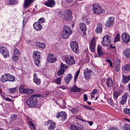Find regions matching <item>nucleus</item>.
<instances>
[{
	"label": "nucleus",
	"instance_id": "b1692460",
	"mask_svg": "<svg viewBox=\"0 0 130 130\" xmlns=\"http://www.w3.org/2000/svg\"><path fill=\"white\" fill-rule=\"evenodd\" d=\"M71 130H83L82 127H78L74 125H72L71 126Z\"/></svg>",
	"mask_w": 130,
	"mask_h": 130
},
{
	"label": "nucleus",
	"instance_id": "6e6552de",
	"mask_svg": "<svg viewBox=\"0 0 130 130\" xmlns=\"http://www.w3.org/2000/svg\"><path fill=\"white\" fill-rule=\"evenodd\" d=\"M70 46L73 52L76 53L78 52V46L77 43L76 41H73L70 44Z\"/></svg>",
	"mask_w": 130,
	"mask_h": 130
},
{
	"label": "nucleus",
	"instance_id": "a211bd4d",
	"mask_svg": "<svg viewBox=\"0 0 130 130\" xmlns=\"http://www.w3.org/2000/svg\"><path fill=\"white\" fill-rule=\"evenodd\" d=\"M102 25L101 23H99L97 24L95 31L97 33L100 34L102 32Z\"/></svg>",
	"mask_w": 130,
	"mask_h": 130
},
{
	"label": "nucleus",
	"instance_id": "c85d7f7f",
	"mask_svg": "<svg viewBox=\"0 0 130 130\" xmlns=\"http://www.w3.org/2000/svg\"><path fill=\"white\" fill-rule=\"evenodd\" d=\"M80 90L81 89L80 88H78L75 86L72 87L70 90L71 91L74 92H79L80 91Z\"/></svg>",
	"mask_w": 130,
	"mask_h": 130
},
{
	"label": "nucleus",
	"instance_id": "f704fd0d",
	"mask_svg": "<svg viewBox=\"0 0 130 130\" xmlns=\"http://www.w3.org/2000/svg\"><path fill=\"white\" fill-rule=\"evenodd\" d=\"M34 82L37 85H40L41 83V80L39 78H35L33 79Z\"/></svg>",
	"mask_w": 130,
	"mask_h": 130
},
{
	"label": "nucleus",
	"instance_id": "3c124183",
	"mask_svg": "<svg viewBox=\"0 0 130 130\" xmlns=\"http://www.w3.org/2000/svg\"><path fill=\"white\" fill-rule=\"evenodd\" d=\"M70 111L73 113H74L77 112L78 110L75 108H72L70 109Z\"/></svg>",
	"mask_w": 130,
	"mask_h": 130
},
{
	"label": "nucleus",
	"instance_id": "5fc2aeb1",
	"mask_svg": "<svg viewBox=\"0 0 130 130\" xmlns=\"http://www.w3.org/2000/svg\"><path fill=\"white\" fill-rule=\"evenodd\" d=\"M108 102L111 105L113 106L114 104L113 102L111 99H109L108 100Z\"/></svg>",
	"mask_w": 130,
	"mask_h": 130
},
{
	"label": "nucleus",
	"instance_id": "6e6d98bb",
	"mask_svg": "<svg viewBox=\"0 0 130 130\" xmlns=\"http://www.w3.org/2000/svg\"><path fill=\"white\" fill-rule=\"evenodd\" d=\"M17 55L13 54V60H16L18 59V57Z\"/></svg>",
	"mask_w": 130,
	"mask_h": 130
},
{
	"label": "nucleus",
	"instance_id": "338daca9",
	"mask_svg": "<svg viewBox=\"0 0 130 130\" xmlns=\"http://www.w3.org/2000/svg\"><path fill=\"white\" fill-rule=\"evenodd\" d=\"M84 108H86L88 109H92L90 107L87 106H84Z\"/></svg>",
	"mask_w": 130,
	"mask_h": 130
},
{
	"label": "nucleus",
	"instance_id": "864d4df0",
	"mask_svg": "<svg viewBox=\"0 0 130 130\" xmlns=\"http://www.w3.org/2000/svg\"><path fill=\"white\" fill-rule=\"evenodd\" d=\"M42 96V95H41V94H35L33 95L32 96H33V97L36 98V97H40Z\"/></svg>",
	"mask_w": 130,
	"mask_h": 130
},
{
	"label": "nucleus",
	"instance_id": "393cba45",
	"mask_svg": "<svg viewBox=\"0 0 130 130\" xmlns=\"http://www.w3.org/2000/svg\"><path fill=\"white\" fill-rule=\"evenodd\" d=\"M8 74H5L2 76V82H5L8 81Z\"/></svg>",
	"mask_w": 130,
	"mask_h": 130
},
{
	"label": "nucleus",
	"instance_id": "774afa93",
	"mask_svg": "<svg viewBox=\"0 0 130 130\" xmlns=\"http://www.w3.org/2000/svg\"><path fill=\"white\" fill-rule=\"evenodd\" d=\"M73 0H66V2L67 3L69 4L72 2Z\"/></svg>",
	"mask_w": 130,
	"mask_h": 130
},
{
	"label": "nucleus",
	"instance_id": "6ab92c4d",
	"mask_svg": "<svg viewBox=\"0 0 130 130\" xmlns=\"http://www.w3.org/2000/svg\"><path fill=\"white\" fill-rule=\"evenodd\" d=\"M95 38L92 39L91 41L90 45V48L91 52H93L95 51Z\"/></svg>",
	"mask_w": 130,
	"mask_h": 130
},
{
	"label": "nucleus",
	"instance_id": "09e8293b",
	"mask_svg": "<svg viewBox=\"0 0 130 130\" xmlns=\"http://www.w3.org/2000/svg\"><path fill=\"white\" fill-rule=\"evenodd\" d=\"M130 68V66L129 65L128 66L127 64H126L124 67L123 70L124 71H128Z\"/></svg>",
	"mask_w": 130,
	"mask_h": 130
},
{
	"label": "nucleus",
	"instance_id": "412c9836",
	"mask_svg": "<svg viewBox=\"0 0 130 130\" xmlns=\"http://www.w3.org/2000/svg\"><path fill=\"white\" fill-rule=\"evenodd\" d=\"M128 94L127 93L125 94L122 96V100L120 101V103L123 105L126 102Z\"/></svg>",
	"mask_w": 130,
	"mask_h": 130
},
{
	"label": "nucleus",
	"instance_id": "2eb2a0df",
	"mask_svg": "<svg viewBox=\"0 0 130 130\" xmlns=\"http://www.w3.org/2000/svg\"><path fill=\"white\" fill-rule=\"evenodd\" d=\"M33 1L34 0H25L24 2V7L27 9Z\"/></svg>",
	"mask_w": 130,
	"mask_h": 130
},
{
	"label": "nucleus",
	"instance_id": "39448f33",
	"mask_svg": "<svg viewBox=\"0 0 130 130\" xmlns=\"http://www.w3.org/2000/svg\"><path fill=\"white\" fill-rule=\"evenodd\" d=\"M40 53L38 51L34 52L33 53V58L35 64L39 66V64L40 61Z\"/></svg>",
	"mask_w": 130,
	"mask_h": 130
},
{
	"label": "nucleus",
	"instance_id": "4d7b16f0",
	"mask_svg": "<svg viewBox=\"0 0 130 130\" xmlns=\"http://www.w3.org/2000/svg\"><path fill=\"white\" fill-rule=\"evenodd\" d=\"M98 54L99 55L101 56L103 54V52L102 50H99L97 51Z\"/></svg>",
	"mask_w": 130,
	"mask_h": 130
},
{
	"label": "nucleus",
	"instance_id": "7ed1b4c3",
	"mask_svg": "<svg viewBox=\"0 0 130 130\" xmlns=\"http://www.w3.org/2000/svg\"><path fill=\"white\" fill-rule=\"evenodd\" d=\"M72 33V30L67 25H65L63 27L61 35L62 38L65 39L68 38Z\"/></svg>",
	"mask_w": 130,
	"mask_h": 130
},
{
	"label": "nucleus",
	"instance_id": "58836bf2",
	"mask_svg": "<svg viewBox=\"0 0 130 130\" xmlns=\"http://www.w3.org/2000/svg\"><path fill=\"white\" fill-rule=\"evenodd\" d=\"M55 127V123H53L51 124L50 126L48 127V129L49 130H51L54 129Z\"/></svg>",
	"mask_w": 130,
	"mask_h": 130
},
{
	"label": "nucleus",
	"instance_id": "de8ad7c7",
	"mask_svg": "<svg viewBox=\"0 0 130 130\" xmlns=\"http://www.w3.org/2000/svg\"><path fill=\"white\" fill-rule=\"evenodd\" d=\"M20 54L17 48H15L14 50L13 54L18 55Z\"/></svg>",
	"mask_w": 130,
	"mask_h": 130
},
{
	"label": "nucleus",
	"instance_id": "79ce46f5",
	"mask_svg": "<svg viewBox=\"0 0 130 130\" xmlns=\"http://www.w3.org/2000/svg\"><path fill=\"white\" fill-rule=\"evenodd\" d=\"M65 70L63 69H60L59 71L58 72L57 74L59 76H60L63 74Z\"/></svg>",
	"mask_w": 130,
	"mask_h": 130
},
{
	"label": "nucleus",
	"instance_id": "bf43d9fd",
	"mask_svg": "<svg viewBox=\"0 0 130 130\" xmlns=\"http://www.w3.org/2000/svg\"><path fill=\"white\" fill-rule=\"evenodd\" d=\"M84 101H86L88 100L87 96L86 94H85L84 95Z\"/></svg>",
	"mask_w": 130,
	"mask_h": 130
},
{
	"label": "nucleus",
	"instance_id": "052dcab7",
	"mask_svg": "<svg viewBox=\"0 0 130 130\" xmlns=\"http://www.w3.org/2000/svg\"><path fill=\"white\" fill-rule=\"evenodd\" d=\"M5 100L7 101H8L11 102L12 101V99H10L8 97L5 98Z\"/></svg>",
	"mask_w": 130,
	"mask_h": 130
},
{
	"label": "nucleus",
	"instance_id": "0eeeda50",
	"mask_svg": "<svg viewBox=\"0 0 130 130\" xmlns=\"http://www.w3.org/2000/svg\"><path fill=\"white\" fill-rule=\"evenodd\" d=\"M65 61L66 63L68 65H71L75 63V61L73 57H70L66 56L65 57Z\"/></svg>",
	"mask_w": 130,
	"mask_h": 130
},
{
	"label": "nucleus",
	"instance_id": "bb28decb",
	"mask_svg": "<svg viewBox=\"0 0 130 130\" xmlns=\"http://www.w3.org/2000/svg\"><path fill=\"white\" fill-rule=\"evenodd\" d=\"M106 84L108 87L112 86L113 85L112 80L110 78H108L106 81Z\"/></svg>",
	"mask_w": 130,
	"mask_h": 130
},
{
	"label": "nucleus",
	"instance_id": "13d9d810",
	"mask_svg": "<svg viewBox=\"0 0 130 130\" xmlns=\"http://www.w3.org/2000/svg\"><path fill=\"white\" fill-rule=\"evenodd\" d=\"M119 65L118 64V65H117L115 67V70L117 72L119 71Z\"/></svg>",
	"mask_w": 130,
	"mask_h": 130
},
{
	"label": "nucleus",
	"instance_id": "4c0bfd02",
	"mask_svg": "<svg viewBox=\"0 0 130 130\" xmlns=\"http://www.w3.org/2000/svg\"><path fill=\"white\" fill-rule=\"evenodd\" d=\"M8 79V81L10 82H13L15 79V78L13 77V76L9 74Z\"/></svg>",
	"mask_w": 130,
	"mask_h": 130
},
{
	"label": "nucleus",
	"instance_id": "ea45409f",
	"mask_svg": "<svg viewBox=\"0 0 130 130\" xmlns=\"http://www.w3.org/2000/svg\"><path fill=\"white\" fill-rule=\"evenodd\" d=\"M123 128L125 130H130V125L128 124H125Z\"/></svg>",
	"mask_w": 130,
	"mask_h": 130
},
{
	"label": "nucleus",
	"instance_id": "20e7f679",
	"mask_svg": "<svg viewBox=\"0 0 130 130\" xmlns=\"http://www.w3.org/2000/svg\"><path fill=\"white\" fill-rule=\"evenodd\" d=\"M26 104L29 107H34L37 104V100L36 98L31 96L26 101Z\"/></svg>",
	"mask_w": 130,
	"mask_h": 130
},
{
	"label": "nucleus",
	"instance_id": "a19ab883",
	"mask_svg": "<svg viewBox=\"0 0 130 130\" xmlns=\"http://www.w3.org/2000/svg\"><path fill=\"white\" fill-rule=\"evenodd\" d=\"M28 123L30 126L32 127L34 129L36 130V128L35 127L34 125L30 120H29V121H28Z\"/></svg>",
	"mask_w": 130,
	"mask_h": 130
},
{
	"label": "nucleus",
	"instance_id": "37998d69",
	"mask_svg": "<svg viewBox=\"0 0 130 130\" xmlns=\"http://www.w3.org/2000/svg\"><path fill=\"white\" fill-rule=\"evenodd\" d=\"M80 72V69L77 71L75 74V75L74 77V80L76 81L78 77Z\"/></svg>",
	"mask_w": 130,
	"mask_h": 130
},
{
	"label": "nucleus",
	"instance_id": "e2e57ef3",
	"mask_svg": "<svg viewBox=\"0 0 130 130\" xmlns=\"http://www.w3.org/2000/svg\"><path fill=\"white\" fill-rule=\"evenodd\" d=\"M52 122L51 120H48L47 122L45 123V125H48V124L51 123Z\"/></svg>",
	"mask_w": 130,
	"mask_h": 130
},
{
	"label": "nucleus",
	"instance_id": "69168bd1",
	"mask_svg": "<svg viewBox=\"0 0 130 130\" xmlns=\"http://www.w3.org/2000/svg\"><path fill=\"white\" fill-rule=\"evenodd\" d=\"M97 90L95 89L93 90L92 92V93L93 94H96V93L97 92Z\"/></svg>",
	"mask_w": 130,
	"mask_h": 130
},
{
	"label": "nucleus",
	"instance_id": "9b49d317",
	"mask_svg": "<svg viewBox=\"0 0 130 130\" xmlns=\"http://www.w3.org/2000/svg\"><path fill=\"white\" fill-rule=\"evenodd\" d=\"M0 52L5 58L8 57L9 56V53L7 48L5 47H2L1 48Z\"/></svg>",
	"mask_w": 130,
	"mask_h": 130
},
{
	"label": "nucleus",
	"instance_id": "1a4fd4ad",
	"mask_svg": "<svg viewBox=\"0 0 130 130\" xmlns=\"http://www.w3.org/2000/svg\"><path fill=\"white\" fill-rule=\"evenodd\" d=\"M123 42L125 43H127L130 41V37L129 35L126 33H123L121 36Z\"/></svg>",
	"mask_w": 130,
	"mask_h": 130
},
{
	"label": "nucleus",
	"instance_id": "c756f323",
	"mask_svg": "<svg viewBox=\"0 0 130 130\" xmlns=\"http://www.w3.org/2000/svg\"><path fill=\"white\" fill-rule=\"evenodd\" d=\"M17 118V115L15 114L12 115L10 116V118L9 119V122L11 123L15 120Z\"/></svg>",
	"mask_w": 130,
	"mask_h": 130
},
{
	"label": "nucleus",
	"instance_id": "473e14b6",
	"mask_svg": "<svg viewBox=\"0 0 130 130\" xmlns=\"http://www.w3.org/2000/svg\"><path fill=\"white\" fill-rule=\"evenodd\" d=\"M33 91L32 89L26 88L24 94H29L33 93Z\"/></svg>",
	"mask_w": 130,
	"mask_h": 130
},
{
	"label": "nucleus",
	"instance_id": "4468645a",
	"mask_svg": "<svg viewBox=\"0 0 130 130\" xmlns=\"http://www.w3.org/2000/svg\"><path fill=\"white\" fill-rule=\"evenodd\" d=\"M60 117H61V119L62 120H65L67 118L66 113L65 112H59L57 115L56 117L57 118H58Z\"/></svg>",
	"mask_w": 130,
	"mask_h": 130
},
{
	"label": "nucleus",
	"instance_id": "cd10ccee",
	"mask_svg": "<svg viewBox=\"0 0 130 130\" xmlns=\"http://www.w3.org/2000/svg\"><path fill=\"white\" fill-rule=\"evenodd\" d=\"M79 27L82 31H85L86 30V26L84 23H80L79 24Z\"/></svg>",
	"mask_w": 130,
	"mask_h": 130
},
{
	"label": "nucleus",
	"instance_id": "f03ea898",
	"mask_svg": "<svg viewBox=\"0 0 130 130\" xmlns=\"http://www.w3.org/2000/svg\"><path fill=\"white\" fill-rule=\"evenodd\" d=\"M92 11L93 14L99 15L105 12L104 9L98 3L93 4Z\"/></svg>",
	"mask_w": 130,
	"mask_h": 130
},
{
	"label": "nucleus",
	"instance_id": "f8f14e48",
	"mask_svg": "<svg viewBox=\"0 0 130 130\" xmlns=\"http://www.w3.org/2000/svg\"><path fill=\"white\" fill-rule=\"evenodd\" d=\"M115 19L113 17H109L105 23V26L107 27L111 26L113 23Z\"/></svg>",
	"mask_w": 130,
	"mask_h": 130
},
{
	"label": "nucleus",
	"instance_id": "f3484780",
	"mask_svg": "<svg viewBox=\"0 0 130 130\" xmlns=\"http://www.w3.org/2000/svg\"><path fill=\"white\" fill-rule=\"evenodd\" d=\"M34 28L37 30H40L42 28V26L39 22H36L33 24Z\"/></svg>",
	"mask_w": 130,
	"mask_h": 130
},
{
	"label": "nucleus",
	"instance_id": "9d476101",
	"mask_svg": "<svg viewBox=\"0 0 130 130\" xmlns=\"http://www.w3.org/2000/svg\"><path fill=\"white\" fill-rule=\"evenodd\" d=\"M91 73V71L88 68H86L84 70V75L86 80H88L90 78Z\"/></svg>",
	"mask_w": 130,
	"mask_h": 130
},
{
	"label": "nucleus",
	"instance_id": "7c9ffc66",
	"mask_svg": "<svg viewBox=\"0 0 130 130\" xmlns=\"http://www.w3.org/2000/svg\"><path fill=\"white\" fill-rule=\"evenodd\" d=\"M113 95L114 98L117 99L121 95V93L119 91H115L113 92Z\"/></svg>",
	"mask_w": 130,
	"mask_h": 130
},
{
	"label": "nucleus",
	"instance_id": "8fccbe9b",
	"mask_svg": "<svg viewBox=\"0 0 130 130\" xmlns=\"http://www.w3.org/2000/svg\"><path fill=\"white\" fill-rule=\"evenodd\" d=\"M44 19L43 18H41L37 22H39L40 24V23H42L45 22Z\"/></svg>",
	"mask_w": 130,
	"mask_h": 130
},
{
	"label": "nucleus",
	"instance_id": "e433bc0d",
	"mask_svg": "<svg viewBox=\"0 0 130 130\" xmlns=\"http://www.w3.org/2000/svg\"><path fill=\"white\" fill-rule=\"evenodd\" d=\"M61 77L58 78L55 80V82L56 83L57 85H59L61 84Z\"/></svg>",
	"mask_w": 130,
	"mask_h": 130
},
{
	"label": "nucleus",
	"instance_id": "4be33fe9",
	"mask_svg": "<svg viewBox=\"0 0 130 130\" xmlns=\"http://www.w3.org/2000/svg\"><path fill=\"white\" fill-rule=\"evenodd\" d=\"M123 53L126 58L130 57V49L127 48L123 52Z\"/></svg>",
	"mask_w": 130,
	"mask_h": 130
},
{
	"label": "nucleus",
	"instance_id": "49530a36",
	"mask_svg": "<svg viewBox=\"0 0 130 130\" xmlns=\"http://www.w3.org/2000/svg\"><path fill=\"white\" fill-rule=\"evenodd\" d=\"M124 112L126 114H128L130 116V109L125 108L124 110Z\"/></svg>",
	"mask_w": 130,
	"mask_h": 130
},
{
	"label": "nucleus",
	"instance_id": "c9c22d12",
	"mask_svg": "<svg viewBox=\"0 0 130 130\" xmlns=\"http://www.w3.org/2000/svg\"><path fill=\"white\" fill-rule=\"evenodd\" d=\"M17 90V87L9 89L8 90L9 92L11 93H13Z\"/></svg>",
	"mask_w": 130,
	"mask_h": 130
},
{
	"label": "nucleus",
	"instance_id": "2f4dec72",
	"mask_svg": "<svg viewBox=\"0 0 130 130\" xmlns=\"http://www.w3.org/2000/svg\"><path fill=\"white\" fill-rule=\"evenodd\" d=\"M26 90V89L24 88V86L22 85L21 86L19 89V92L22 93H24Z\"/></svg>",
	"mask_w": 130,
	"mask_h": 130
},
{
	"label": "nucleus",
	"instance_id": "dca6fc26",
	"mask_svg": "<svg viewBox=\"0 0 130 130\" xmlns=\"http://www.w3.org/2000/svg\"><path fill=\"white\" fill-rule=\"evenodd\" d=\"M48 61L49 62L51 63H53L56 60V59L53 55V54L50 53L48 55V56L47 58Z\"/></svg>",
	"mask_w": 130,
	"mask_h": 130
},
{
	"label": "nucleus",
	"instance_id": "423d86ee",
	"mask_svg": "<svg viewBox=\"0 0 130 130\" xmlns=\"http://www.w3.org/2000/svg\"><path fill=\"white\" fill-rule=\"evenodd\" d=\"M110 37L108 35L104 36L103 38V40L102 42V44L103 46H107L110 44Z\"/></svg>",
	"mask_w": 130,
	"mask_h": 130
},
{
	"label": "nucleus",
	"instance_id": "a878e982",
	"mask_svg": "<svg viewBox=\"0 0 130 130\" xmlns=\"http://www.w3.org/2000/svg\"><path fill=\"white\" fill-rule=\"evenodd\" d=\"M130 79V76L126 77L124 76V75H123L122 78V82L124 83H127Z\"/></svg>",
	"mask_w": 130,
	"mask_h": 130
},
{
	"label": "nucleus",
	"instance_id": "ddd939ff",
	"mask_svg": "<svg viewBox=\"0 0 130 130\" xmlns=\"http://www.w3.org/2000/svg\"><path fill=\"white\" fill-rule=\"evenodd\" d=\"M55 2L54 0H47L45 2V5L47 7H52L55 6Z\"/></svg>",
	"mask_w": 130,
	"mask_h": 130
},
{
	"label": "nucleus",
	"instance_id": "680f3d73",
	"mask_svg": "<svg viewBox=\"0 0 130 130\" xmlns=\"http://www.w3.org/2000/svg\"><path fill=\"white\" fill-rule=\"evenodd\" d=\"M108 130H120L119 129H118L117 128H115V127H112L110 128Z\"/></svg>",
	"mask_w": 130,
	"mask_h": 130
},
{
	"label": "nucleus",
	"instance_id": "0e129e2a",
	"mask_svg": "<svg viewBox=\"0 0 130 130\" xmlns=\"http://www.w3.org/2000/svg\"><path fill=\"white\" fill-rule=\"evenodd\" d=\"M102 47L99 45H98L97 48V51L99 50H102Z\"/></svg>",
	"mask_w": 130,
	"mask_h": 130
},
{
	"label": "nucleus",
	"instance_id": "aec40b11",
	"mask_svg": "<svg viewBox=\"0 0 130 130\" xmlns=\"http://www.w3.org/2000/svg\"><path fill=\"white\" fill-rule=\"evenodd\" d=\"M36 46L40 48L43 49L45 47V44L43 43L38 42H36L35 43Z\"/></svg>",
	"mask_w": 130,
	"mask_h": 130
},
{
	"label": "nucleus",
	"instance_id": "c03bdc74",
	"mask_svg": "<svg viewBox=\"0 0 130 130\" xmlns=\"http://www.w3.org/2000/svg\"><path fill=\"white\" fill-rule=\"evenodd\" d=\"M120 39V35L119 34H117L114 40L115 42H116L118 41Z\"/></svg>",
	"mask_w": 130,
	"mask_h": 130
},
{
	"label": "nucleus",
	"instance_id": "72a5a7b5",
	"mask_svg": "<svg viewBox=\"0 0 130 130\" xmlns=\"http://www.w3.org/2000/svg\"><path fill=\"white\" fill-rule=\"evenodd\" d=\"M83 21L86 24H88L90 21L89 19L87 17H83Z\"/></svg>",
	"mask_w": 130,
	"mask_h": 130
},
{
	"label": "nucleus",
	"instance_id": "603ef678",
	"mask_svg": "<svg viewBox=\"0 0 130 130\" xmlns=\"http://www.w3.org/2000/svg\"><path fill=\"white\" fill-rule=\"evenodd\" d=\"M10 4L11 5H13L17 4V2L16 1L10 0L9 1Z\"/></svg>",
	"mask_w": 130,
	"mask_h": 130
},
{
	"label": "nucleus",
	"instance_id": "a18cd8bd",
	"mask_svg": "<svg viewBox=\"0 0 130 130\" xmlns=\"http://www.w3.org/2000/svg\"><path fill=\"white\" fill-rule=\"evenodd\" d=\"M67 66L65 64H63L62 63H61L60 66V69H63L65 70L67 68Z\"/></svg>",
	"mask_w": 130,
	"mask_h": 130
},
{
	"label": "nucleus",
	"instance_id": "5701e85b",
	"mask_svg": "<svg viewBox=\"0 0 130 130\" xmlns=\"http://www.w3.org/2000/svg\"><path fill=\"white\" fill-rule=\"evenodd\" d=\"M72 77L71 74H69L64 78L66 84H68Z\"/></svg>",
	"mask_w": 130,
	"mask_h": 130
},
{
	"label": "nucleus",
	"instance_id": "f257e3e1",
	"mask_svg": "<svg viewBox=\"0 0 130 130\" xmlns=\"http://www.w3.org/2000/svg\"><path fill=\"white\" fill-rule=\"evenodd\" d=\"M72 12L69 10H67L64 12L59 11L58 13L59 17L65 20L70 21L72 18Z\"/></svg>",
	"mask_w": 130,
	"mask_h": 130
}]
</instances>
